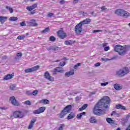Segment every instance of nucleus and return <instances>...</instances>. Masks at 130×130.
<instances>
[{"label": "nucleus", "instance_id": "nucleus-1", "mask_svg": "<svg viewBox=\"0 0 130 130\" xmlns=\"http://www.w3.org/2000/svg\"><path fill=\"white\" fill-rule=\"evenodd\" d=\"M111 100L109 96H105L101 99L94 105L93 112L95 115L106 114V110L103 108H109Z\"/></svg>", "mask_w": 130, "mask_h": 130}, {"label": "nucleus", "instance_id": "nucleus-2", "mask_svg": "<svg viewBox=\"0 0 130 130\" xmlns=\"http://www.w3.org/2000/svg\"><path fill=\"white\" fill-rule=\"evenodd\" d=\"M91 19L86 18L77 24L75 27V33L76 34H80L83 30V28H82L83 25L90 24L91 23Z\"/></svg>", "mask_w": 130, "mask_h": 130}, {"label": "nucleus", "instance_id": "nucleus-3", "mask_svg": "<svg viewBox=\"0 0 130 130\" xmlns=\"http://www.w3.org/2000/svg\"><path fill=\"white\" fill-rule=\"evenodd\" d=\"M114 50L116 52H118L119 55L123 56L126 54V49L123 46L120 45H116L114 47Z\"/></svg>", "mask_w": 130, "mask_h": 130}, {"label": "nucleus", "instance_id": "nucleus-4", "mask_svg": "<svg viewBox=\"0 0 130 130\" xmlns=\"http://www.w3.org/2000/svg\"><path fill=\"white\" fill-rule=\"evenodd\" d=\"M72 107L71 105L67 106L58 115L59 118H63L68 113H70L72 111Z\"/></svg>", "mask_w": 130, "mask_h": 130}, {"label": "nucleus", "instance_id": "nucleus-5", "mask_svg": "<svg viewBox=\"0 0 130 130\" xmlns=\"http://www.w3.org/2000/svg\"><path fill=\"white\" fill-rule=\"evenodd\" d=\"M115 14L117 15V16H120V17H124V18H128L130 16V14L127 11H124L123 9H117L115 11Z\"/></svg>", "mask_w": 130, "mask_h": 130}, {"label": "nucleus", "instance_id": "nucleus-6", "mask_svg": "<svg viewBox=\"0 0 130 130\" xmlns=\"http://www.w3.org/2000/svg\"><path fill=\"white\" fill-rule=\"evenodd\" d=\"M130 71L127 67H124L122 69H120L119 71H117L116 75L118 77H124L125 75H127L129 73Z\"/></svg>", "mask_w": 130, "mask_h": 130}, {"label": "nucleus", "instance_id": "nucleus-7", "mask_svg": "<svg viewBox=\"0 0 130 130\" xmlns=\"http://www.w3.org/2000/svg\"><path fill=\"white\" fill-rule=\"evenodd\" d=\"M12 116L15 118H23L25 116V114L21 111H15L13 112Z\"/></svg>", "mask_w": 130, "mask_h": 130}, {"label": "nucleus", "instance_id": "nucleus-8", "mask_svg": "<svg viewBox=\"0 0 130 130\" xmlns=\"http://www.w3.org/2000/svg\"><path fill=\"white\" fill-rule=\"evenodd\" d=\"M36 8H37V4L35 3L31 6L26 7V9L28 12H30L29 14L35 15V14H36V11L33 10L36 9Z\"/></svg>", "mask_w": 130, "mask_h": 130}, {"label": "nucleus", "instance_id": "nucleus-9", "mask_svg": "<svg viewBox=\"0 0 130 130\" xmlns=\"http://www.w3.org/2000/svg\"><path fill=\"white\" fill-rule=\"evenodd\" d=\"M40 67L38 65H37L32 68H28L24 70L25 73L26 74H28L29 73H33V72H36V71H38Z\"/></svg>", "mask_w": 130, "mask_h": 130}, {"label": "nucleus", "instance_id": "nucleus-10", "mask_svg": "<svg viewBox=\"0 0 130 130\" xmlns=\"http://www.w3.org/2000/svg\"><path fill=\"white\" fill-rule=\"evenodd\" d=\"M57 36L60 39H64L67 37V33L63 30H59L56 32Z\"/></svg>", "mask_w": 130, "mask_h": 130}, {"label": "nucleus", "instance_id": "nucleus-11", "mask_svg": "<svg viewBox=\"0 0 130 130\" xmlns=\"http://www.w3.org/2000/svg\"><path fill=\"white\" fill-rule=\"evenodd\" d=\"M46 108L45 107H40L37 110H35L33 111L34 114H40L41 113H43L44 111H45Z\"/></svg>", "mask_w": 130, "mask_h": 130}, {"label": "nucleus", "instance_id": "nucleus-12", "mask_svg": "<svg viewBox=\"0 0 130 130\" xmlns=\"http://www.w3.org/2000/svg\"><path fill=\"white\" fill-rule=\"evenodd\" d=\"M44 77L45 78V79L48 80V81H50V82H54V78L50 76V74H49V72H48V71H46L44 73Z\"/></svg>", "mask_w": 130, "mask_h": 130}, {"label": "nucleus", "instance_id": "nucleus-13", "mask_svg": "<svg viewBox=\"0 0 130 130\" xmlns=\"http://www.w3.org/2000/svg\"><path fill=\"white\" fill-rule=\"evenodd\" d=\"M15 76V74L14 73L12 74H8L5 75L3 78V81H9L11 80V79H13Z\"/></svg>", "mask_w": 130, "mask_h": 130}, {"label": "nucleus", "instance_id": "nucleus-14", "mask_svg": "<svg viewBox=\"0 0 130 130\" xmlns=\"http://www.w3.org/2000/svg\"><path fill=\"white\" fill-rule=\"evenodd\" d=\"M52 72L53 73V75H56L57 73H63V72H64V70H63V68H62L56 67Z\"/></svg>", "mask_w": 130, "mask_h": 130}, {"label": "nucleus", "instance_id": "nucleus-15", "mask_svg": "<svg viewBox=\"0 0 130 130\" xmlns=\"http://www.w3.org/2000/svg\"><path fill=\"white\" fill-rule=\"evenodd\" d=\"M10 101H11L12 105H14V106H19V105H20V104H19V102L17 101L15 96L11 97L10 98Z\"/></svg>", "mask_w": 130, "mask_h": 130}, {"label": "nucleus", "instance_id": "nucleus-16", "mask_svg": "<svg viewBox=\"0 0 130 130\" xmlns=\"http://www.w3.org/2000/svg\"><path fill=\"white\" fill-rule=\"evenodd\" d=\"M36 120H37V119H36V118H35L31 119L28 126V129H31V128H32L33 126H34V124H35V122H36Z\"/></svg>", "mask_w": 130, "mask_h": 130}, {"label": "nucleus", "instance_id": "nucleus-17", "mask_svg": "<svg viewBox=\"0 0 130 130\" xmlns=\"http://www.w3.org/2000/svg\"><path fill=\"white\" fill-rule=\"evenodd\" d=\"M116 109H121L122 110H126V107L124 106H122L120 104L116 105L115 106Z\"/></svg>", "mask_w": 130, "mask_h": 130}, {"label": "nucleus", "instance_id": "nucleus-18", "mask_svg": "<svg viewBox=\"0 0 130 130\" xmlns=\"http://www.w3.org/2000/svg\"><path fill=\"white\" fill-rule=\"evenodd\" d=\"M28 24L30 26H32V27L38 26V24L36 23V20H35V19H31L28 22Z\"/></svg>", "mask_w": 130, "mask_h": 130}, {"label": "nucleus", "instance_id": "nucleus-19", "mask_svg": "<svg viewBox=\"0 0 130 130\" xmlns=\"http://www.w3.org/2000/svg\"><path fill=\"white\" fill-rule=\"evenodd\" d=\"M76 116V114L75 113L71 112L68 116L67 117V119L70 120V119H73V118H75Z\"/></svg>", "mask_w": 130, "mask_h": 130}, {"label": "nucleus", "instance_id": "nucleus-20", "mask_svg": "<svg viewBox=\"0 0 130 130\" xmlns=\"http://www.w3.org/2000/svg\"><path fill=\"white\" fill-rule=\"evenodd\" d=\"M75 74V70H72L71 71L66 72L65 73L66 77H70L71 76H73V75Z\"/></svg>", "mask_w": 130, "mask_h": 130}, {"label": "nucleus", "instance_id": "nucleus-21", "mask_svg": "<svg viewBox=\"0 0 130 130\" xmlns=\"http://www.w3.org/2000/svg\"><path fill=\"white\" fill-rule=\"evenodd\" d=\"M106 121L108 122V123H109V124H111L112 125V124H114L115 123V121L112 120V119L110 118H106Z\"/></svg>", "mask_w": 130, "mask_h": 130}, {"label": "nucleus", "instance_id": "nucleus-22", "mask_svg": "<svg viewBox=\"0 0 130 130\" xmlns=\"http://www.w3.org/2000/svg\"><path fill=\"white\" fill-rule=\"evenodd\" d=\"M39 103L41 104H49V100L47 99H43L39 101Z\"/></svg>", "mask_w": 130, "mask_h": 130}, {"label": "nucleus", "instance_id": "nucleus-23", "mask_svg": "<svg viewBox=\"0 0 130 130\" xmlns=\"http://www.w3.org/2000/svg\"><path fill=\"white\" fill-rule=\"evenodd\" d=\"M8 19V17L6 16H0V22L1 24H4Z\"/></svg>", "mask_w": 130, "mask_h": 130}, {"label": "nucleus", "instance_id": "nucleus-24", "mask_svg": "<svg viewBox=\"0 0 130 130\" xmlns=\"http://www.w3.org/2000/svg\"><path fill=\"white\" fill-rule=\"evenodd\" d=\"M83 115H86V113L85 112H83L82 113L78 114L76 116V118L78 119H81L82 118V117H83Z\"/></svg>", "mask_w": 130, "mask_h": 130}, {"label": "nucleus", "instance_id": "nucleus-25", "mask_svg": "<svg viewBox=\"0 0 130 130\" xmlns=\"http://www.w3.org/2000/svg\"><path fill=\"white\" fill-rule=\"evenodd\" d=\"M64 43L65 45H72V44H74V41L70 40L68 41H65Z\"/></svg>", "mask_w": 130, "mask_h": 130}, {"label": "nucleus", "instance_id": "nucleus-26", "mask_svg": "<svg viewBox=\"0 0 130 130\" xmlns=\"http://www.w3.org/2000/svg\"><path fill=\"white\" fill-rule=\"evenodd\" d=\"M89 121L90 123H96L97 122V120L95 117H91L89 119Z\"/></svg>", "mask_w": 130, "mask_h": 130}, {"label": "nucleus", "instance_id": "nucleus-27", "mask_svg": "<svg viewBox=\"0 0 130 130\" xmlns=\"http://www.w3.org/2000/svg\"><path fill=\"white\" fill-rule=\"evenodd\" d=\"M114 88L116 90H121V86H120V85L119 84H114Z\"/></svg>", "mask_w": 130, "mask_h": 130}, {"label": "nucleus", "instance_id": "nucleus-28", "mask_svg": "<svg viewBox=\"0 0 130 130\" xmlns=\"http://www.w3.org/2000/svg\"><path fill=\"white\" fill-rule=\"evenodd\" d=\"M22 55H23V54L21 52L17 53L16 57H15V59H20V58L22 57Z\"/></svg>", "mask_w": 130, "mask_h": 130}, {"label": "nucleus", "instance_id": "nucleus-29", "mask_svg": "<svg viewBox=\"0 0 130 130\" xmlns=\"http://www.w3.org/2000/svg\"><path fill=\"white\" fill-rule=\"evenodd\" d=\"M26 38V36L22 35V36H18L17 38V39L18 40H24Z\"/></svg>", "mask_w": 130, "mask_h": 130}, {"label": "nucleus", "instance_id": "nucleus-30", "mask_svg": "<svg viewBox=\"0 0 130 130\" xmlns=\"http://www.w3.org/2000/svg\"><path fill=\"white\" fill-rule=\"evenodd\" d=\"M49 31H50V28H49V27H47L44 30H42L41 33H47Z\"/></svg>", "mask_w": 130, "mask_h": 130}, {"label": "nucleus", "instance_id": "nucleus-31", "mask_svg": "<svg viewBox=\"0 0 130 130\" xmlns=\"http://www.w3.org/2000/svg\"><path fill=\"white\" fill-rule=\"evenodd\" d=\"M9 20L11 21V22H15L18 20V18L17 17L12 16L10 17Z\"/></svg>", "mask_w": 130, "mask_h": 130}, {"label": "nucleus", "instance_id": "nucleus-32", "mask_svg": "<svg viewBox=\"0 0 130 130\" xmlns=\"http://www.w3.org/2000/svg\"><path fill=\"white\" fill-rule=\"evenodd\" d=\"M49 40V41H51V42H54L56 40V38L54 36H51L50 37Z\"/></svg>", "mask_w": 130, "mask_h": 130}, {"label": "nucleus", "instance_id": "nucleus-33", "mask_svg": "<svg viewBox=\"0 0 130 130\" xmlns=\"http://www.w3.org/2000/svg\"><path fill=\"white\" fill-rule=\"evenodd\" d=\"M129 117H130V114L126 115V118H123V121L124 122H127V121H128V119H129Z\"/></svg>", "mask_w": 130, "mask_h": 130}, {"label": "nucleus", "instance_id": "nucleus-34", "mask_svg": "<svg viewBox=\"0 0 130 130\" xmlns=\"http://www.w3.org/2000/svg\"><path fill=\"white\" fill-rule=\"evenodd\" d=\"M9 88L10 90L14 91V90H16V85L12 84L10 86Z\"/></svg>", "mask_w": 130, "mask_h": 130}, {"label": "nucleus", "instance_id": "nucleus-35", "mask_svg": "<svg viewBox=\"0 0 130 130\" xmlns=\"http://www.w3.org/2000/svg\"><path fill=\"white\" fill-rule=\"evenodd\" d=\"M6 9H7V10H9V11L11 14H12V13H13V12H14V9L13 8H11L9 6H6Z\"/></svg>", "mask_w": 130, "mask_h": 130}, {"label": "nucleus", "instance_id": "nucleus-36", "mask_svg": "<svg viewBox=\"0 0 130 130\" xmlns=\"http://www.w3.org/2000/svg\"><path fill=\"white\" fill-rule=\"evenodd\" d=\"M38 94V90H35L31 92V96H36Z\"/></svg>", "mask_w": 130, "mask_h": 130}, {"label": "nucleus", "instance_id": "nucleus-37", "mask_svg": "<svg viewBox=\"0 0 130 130\" xmlns=\"http://www.w3.org/2000/svg\"><path fill=\"white\" fill-rule=\"evenodd\" d=\"M58 49V47H51L49 49V50H53L54 51H56V50H57Z\"/></svg>", "mask_w": 130, "mask_h": 130}, {"label": "nucleus", "instance_id": "nucleus-38", "mask_svg": "<svg viewBox=\"0 0 130 130\" xmlns=\"http://www.w3.org/2000/svg\"><path fill=\"white\" fill-rule=\"evenodd\" d=\"M79 67H81V63H77V64H75L74 67V70H77L78 69V68H79Z\"/></svg>", "mask_w": 130, "mask_h": 130}, {"label": "nucleus", "instance_id": "nucleus-39", "mask_svg": "<svg viewBox=\"0 0 130 130\" xmlns=\"http://www.w3.org/2000/svg\"><path fill=\"white\" fill-rule=\"evenodd\" d=\"M66 66V62L62 61L59 63V67H64Z\"/></svg>", "mask_w": 130, "mask_h": 130}, {"label": "nucleus", "instance_id": "nucleus-40", "mask_svg": "<svg viewBox=\"0 0 130 130\" xmlns=\"http://www.w3.org/2000/svg\"><path fill=\"white\" fill-rule=\"evenodd\" d=\"M24 104H26V105H31V102L30 101H25L24 102Z\"/></svg>", "mask_w": 130, "mask_h": 130}, {"label": "nucleus", "instance_id": "nucleus-41", "mask_svg": "<svg viewBox=\"0 0 130 130\" xmlns=\"http://www.w3.org/2000/svg\"><path fill=\"white\" fill-rule=\"evenodd\" d=\"M64 126V124H60V127L58 128V130H63Z\"/></svg>", "mask_w": 130, "mask_h": 130}, {"label": "nucleus", "instance_id": "nucleus-42", "mask_svg": "<svg viewBox=\"0 0 130 130\" xmlns=\"http://www.w3.org/2000/svg\"><path fill=\"white\" fill-rule=\"evenodd\" d=\"M26 94L29 96H32V92H31L29 90L26 91Z\"/></svg>", "mask_w": 130, "mask_h": 130}, {"label": "nucleus", "instance_id": "nucleus-43", "mask_svg": "<svg viewBox=\"0 0 130 130\" xmlns=\"http://www.w3.org/2000/svg\"><path fill=\"white\" fill-rule=\"evenodd\" d=\"M20 26L22 27H24L26 26V23H25V21H23L20 23Z\"/></svg>", "mask_w": 130, "mask_h": 130}, {"label": "nucleus", "instance_id": "nucleus-44", "mask_svg": "<svg viewBox=\"0 0 130 130\" xmlns=\"http://www.w3.org/2000/svg\"><path fill=\"white\" fill-rule=\"evenodd\" d=\"M102 30L101 29H96V30H93V33H96V32H102Z\"/></svg>", "mask_w": 130, "mask_h": 130}, {"label": "nucleus", "instance_id": "nucleus-45", "mask_svg": "<svg viewBox=\"0 0 130 130\" xmlns=\"http://www.w3.org/2000/svg\"><path fill=\"white\" fill-rule=\"evenodd\" d=\"M106 85H108V82H104L101 83V86H102L103 87H105Z\"/></svg>", "mask_w": 130, "mask_h": 130}, {"label": "nucleus", "instance_id": "nucleus-46", "mask_svg": "<svg viewBox=\"0 0 130 130\" xmlns=\"http://www.w3.org/2000/svg\"><path fill=\"white\" fill-rule=\"evenodd\" d=\"M82 107L83 108V109L85 110V109L86 108V107H88V105L87 104H85L84 105H83Z\"/></svg>", "mask_w": 130, "mask_h": 130}, {"label": "nucleus", "instance_id": "nucleus-47", "mask_svg": "<svg viewBox=\"0 0 130 130\" xmlns=\"http://www.w3.org/2000/svg\"><path fill=\"white\" fill-rule=\"evenodd\" d=\"M80 15H82V16H85V15H86V14H87V13H85L84 11H80Z\"/></svg>", "mask_w": 130, "mask_h": 130}, {"label": "nucleus", "instance_id": "nucleus-48", "mask_svg": "<svg viewBox=\"0 0 130 130\" xmlns=\"http://www.w3.org/2000/svg\"><path fill=\"white\" fill-rule=\"evenodd\" d=\"M59 4L60 5H63L64 4H66V1L64 0H61L60 2H59Z\"/></svg>", "mask_w": 130, "mask_h": 130}, {"label": "nucleus", "instance_id": "nucleus-49", "mask_svg": "<svg viewBox=\"0 0 130 130\" xmlns=\"http://www.w3.org/2000/svg\"><path fill=\"white\" fill-rule=\"evenodd\" d=\"M104 49L105 51H108V50L110 49V48L109 47H105Z\"/></svg>", "mask_w": 130, "mask_h": 130}, {"label": "nucleus", "instance_id": "nucleus-50", "mask_svg": "<svg viewBox=\"0 0 130 130\" xmlns=\"http://www.w3.org/2000/svg\"><path fill=\"white\" fill-rule=\"evenodd\" d=\"M53 15H54V14L53 13H49L47 14V16L48 17H52V16H53Z\"/></svg>", "mask_w": 130, "mask_h": 130}, {"label": "nucleus", "instance_id": "nucleus-51", "mask_svg": "<svg viewBox=\"0 0 130 130\" xmlns=\"http://www.w3.org/2000/svg\"><path fill=\"white\" fill-rule=\"evenodd\" d=\"M101 9L102 10V11H105L106 10H107V8L105 6L102 7Z\"/></svg>", "mask_w": 130, "mask_h": 130}, {"label": "nucleus", "instance_id": "nucleus-52", "mask_svg": "<svg viewBox=\"0 0 130 130\" xmlns=\"http://www.w3.org/2000/svg\"><path fill=\"white\" fill-rule=\"evenodd\" d=\"M103 47H106L107 46V43H103L102 44Z\"/></svg>", "mask_w": 130, "mask_h": 130}, {"label": "nucleus", "instance_id": "nucleus-53", "mask_svg": "<svg viewBox=\"0 0 130 130\" xmlns=\"http://www.w3.org/2000/svg\"><path fill=\"white\" fill-rule=\"evenodd\" d=\"M100 62H97V63H96L95 64H94V66H95V67H100Z\"/></svg>", "mask_w": 130, "mask_h": 130}, {"label": "nucleus", "instance_id": "nucleus-54", "mask_svg": "<svg viewBox=\"0 0 130 130\" xmlns=\"http://www.w3.org/2000/svg\"><path fill=\"white\" fill-rule=\"evenodd\" d=\"M3 59H7L8 58V56L4 55L2 57Z\"/></svg>", "mask_w": 130, "mask_h": 130}, {"label": "nucleus", "instance_id": "nucleus-55", "mask_svg": "<svg viewBox=\"0 0 130 130\" xmlns=\"http://www.w3.org/2000/svg\"><path fill=\"white\" fill-rule=\"evenodd\" d=\"M83 110H84V109L82 108V107L81 108H80L78 109V111H83Z\"/></svg>", "mask_w": 130, "mask_h": 130}, {"label": "nucleus", "instance_id": "nucleus-56", "mask_svg": "<svg viewBox=\"0 0 130 130\" xmlns=\"http://www.w3.org/2000/svg\"><path fill=\"white\" fill-rule=\"evenodd\" d=\"M115 113H116V112L115 111H113L111 114V115H114V114H115Z\"/></svg>", "mask_w": 130, "mask_h": 130}, {"label": "nucleus", "instance_id": "nucleus-57", "mask_svg": "<svg viewBox=\"0 0 130 130\" xmlns=\"http://www.w3.org/2000/svg\"><path fill=\"white\" fill-rule=\"evenodd\" d=\"M125 130H130V124L127 126Z\"/></svg>", "mask_w": 130, "mask_h": 130}, {"label": "nucleus", "instance_id": "nucleus-58", "mask_svg": "<svg viewBox=\"0 0 130 130\" xmlns=\"http://www.w3.org/2000/svg\"><path fill=\"white\" fill-rule=\"evenodd\" d=\"M79 1H80V0H74V3L75 4H77V3H78V2H79Z\"/></svg>", "mask_w": 130, "mask_h": 130}, {"label": "nucleus", "instance_id": "nucleus-59", "mask_svg": "<svg viewBox=\"0 0 130 130\" xmlns=\"http://www.w3.org/2000/svg\"><path fill=\"white\" fill-rule=\"evenodd\" d=\"M59 61H60V60H56L53 61V62H58Z\"/></svg>", "mask_w": 130, "mask_h": 130}, {"label": "nucleus", "instance_id": "nucleus-60", "mask_svg": "<svg viewBox=\"0 0 130 130\" xmlns=\"http://www.w3.org/2000/svg\"><path fill=\"white\" fill-rule=\"evenodd\" d=\"M62 59L64 60H67V57H63Z\"/></svg>", "mask_w": 130, "mask_h": 130}, {"label": "nucleus", "instance_id": "nucleus-61", "mask_svg": "<svg viewBox=\"0 0 130 130\" xmlns=\"http://www.w3.org/2000/svg\"><path fill=\"white\" fill-rule=\"evenodd\" d=\"M102 60H103L104 61H105V59H104V58H102Z\"/></svg>", "mask_w": 130, "mask_h": 130}, {"label": "nucleus", "instance_id": "nucleus-62", "mask_svg": "<svg viewBox=\"0 0 130 130\" xmlns=\"http://www.w3.org/2000/svg\"><path fill=\"white\" fill-rule=\"evenodd\" d=\"M30 2H35V0H29Z\"/></svg>", "mask_w": 130, "mask_h": 130}, {"label": "nucleus", "instance_id": "nucleus-63", "mask_svg": "<svg viewBox=\"0 0 130 130\" xmlns=\"http://www.w3.org/2000/svg\"><path fill=\"white\" fill-rule=\"evenodd\" d=\"M26 36H28V35H29V33H26Z\"/></svg>", "mask_w": 130, "mask_h": 130}, {"label": "nucleus", "instance_id": "nucleus-64", "mask_svg": "<svg viewBox=\"0 0 130 130\" xmlns=\"http://www.w3.org/2000/svg\"><path fill=\"white\" fill-rule=\"evenodd\" d=\"M106 60H109V59L107 58V59H106Z\"/></svg>", "mask_w": 130, "mask_h": 130}]
</instances>
